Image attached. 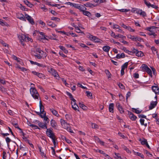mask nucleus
Returning <instances> with one entry per match:
<instances>
[{
	"label": "nucleus",
	"mask_w": 159,
	"mask_h": 159,
	"mask_svg": "<svg viewBox=\"0 0 159 159\" xmlns=\"http://www.w3.org/2000/svg\"><path fill=\"white\" fill-rule=\"evenodd\" d=\"M35 51L37 52H38L39 54H37L35 53V51H32V54L35 57L38 59H41L43 58H45L47 56L46 53L42 51L40 48H36Z\"/></svg>",
	"instance_id": "1"
},
{
	"label": "nucleus",
	"mask_w": 159,
	"mask_h": 159,
	"mask_svg": "<svg viewBox=\"0 0 159 159\" xmlns=\"http://www.w3.org/2000/svg\"><path fill=\"white\" fill-rule=\"evenodd\" d=\"M60 122L62 127L70 133H73V130L70 129L69 124L67 123L64 120L61 119Z\"/></svg>",
	"instance_id": "2"
},
{
	"label": "nucleus",
	"mask_w": 159,
	"mask_h": 159,
	"mask_svg": "<svg viewBox=\"0 0 159 159\" xmlns=\"http://www.w3.org/2000/svg\"><path fill=\"white\" fill-rule=\"evenodd\" d=\"M30 91L32 96L34 99H39V94L35 88H31L30 89Z\"/></svg>",
	"instance_id": "3"
},
{
	"label": "nucleus",
	"mask_w": 159,
	"mask_h": 159,
	"mask_svg": "<svg viewBox=\"0 0 159 159\" xmlns=\"http://www.w3.org/2000/svg\"><path fill=\"white\" fill-rule=\"evenodd\" d=\"M157 28V27L152 26L147 27L145 30L151 32V33H149L148 34L150 36L152 35L154 37H155L156 36L157 34L155 33L154 30L155 29Z\"/></svg>",
	"instance_id": "4"
},
{
	"label": "nucleus",
	"mask_w": 159,
	"mask_h": 159,
	"mask_svg": "<svg viewBox=\"0 0 159 159\" xmlns=\"http://www.w3.org/2000/svg\"><path fill=\"white\" fill-rule=\"evenodd\" d=\"M87 37L90 40L93 41L95 43H101V40L96 36H93L88 33L87 35Z\"/></svg>",
	"instance_id": "5"
},
{
	"label": "nucleus",
	"mask_w": 159,
	"mask_h": 159,
	"mask_svg": "<svg viewBox=\"0 0 159 159\" xmlns=\"http://www.w3.org/2000/svg\"><path fill=\"white\" fill-rule=\"evenodd\" d=\"M46 133L47 135L51 139L55 137V135L54 133L50 129H47Z\"/></svg>",
	"instance_id": "6"
},
{
	"label": "nucleus",
	"mask_w": 159,
	"mask_h": 159,
	"mask_svg": "<svg viewBox=\"0 0 159 159\" xmlns=\"http://www.w3.org/2000/svg\"><path fill=\"white\" fill-rule=\"evenodd\" d=\"M18 37L20 40L21 44L24 46V43H23L24 41H26V37L25 35L21 34L18 36Z\"/></svg>",
	"instance_id": "7"
},
{
	"label": "nucleus",
	"mask_w": 159,
	"mask_h": 159,
	"mask_svg": "<svg viewBox=\"0 0 159 159\" xmlns=\"http://www.w3.org/2000/svg\"><path fill=\"white\" fill-rule=\"evenodd\" d=\"M38 33L41 35V36H39V39H40L41 41H43V40L45 39L47 40H48V39L47 38L48 36L45 35V33L43 32L38 31Z\"/></svg>",
	"instance_id": "8"
},
{
	"label": "nucleus",
	"mask_w": 159,
	"mask_h": 159,
	"mask_svg": "<svg viewBox=\"0 0 159 159\" xmlns=\"http://www.w3.org/2000/svg\"><path fill=\"white\" fill-rule=\"evenodd\" d=\"M116 106L120 113L122 114L124 112V109L119 102H117L116 103Z\"/></svg>",
	"instance_id": "9"
},
{
	"label": "nucleus",
	"mask_w": 159,
	"mask_h": 159,
	"mask_svg": "<svg viewBox=\"0 0 159 159\" xmlns=\"http://www.w3.org/2000/svg\"><path fill=\"white\" fill-rule=\"evenodd\" d=\"M25 19L29 21V22L32 25H34V22L33 18L30 16L28 14H26L25 15Z\"/></svg>",
	"instance_id": "10"
},
{
	"label": "nucleus",
	"mask_w": 159,
	"mask_h": 159,
	"mask_svg": "<svg viewBox=\"0 0 159 159\" xmlns=\"http://www.w3.org/2000/svg\"><path fill=\"white\" fill-rule=\"evenodd\" d=\"M157 101H152L150 103V104L149 106V110H152L156 106L157 104Z\"/></svg>",
	"instance_id": "11"
},
{
	"label": "nucleus",
	"mask_w": 159,
	"mask_h": 159,
	"mask_svg": "<svg viewBox=\"0 0 159 159\" xmlns=\"http://www.w3.org/2000/svg\"><path fill=\"white\" fill-rule=\"evenodd\" d=\"M41 117L44 119V120L45 121L44 123H46V125H48L49 122V120L48 118L46 116V113L45 112L43 114V115H41Z\"/></svg>",
	"instance_id": "12"
},
{
	"label": "nucleus",
	"mask_w": 159,
	"mask_h": 159,
	"mask_svg": "<svg viewBox=\"0 0 159 159\" xmlns=\"http://www.w3.org/2000/svg\"><path fill=\"white\" fill-rule=\"evenodd\" d=\"M152 88L153 91L156 94H159V88L157 86H152Z\"/></svg>",
	"instance_id": "13"
},
{
	"label": "nucleus",
	"mask_w": 159,
	"mask_h": 159,
	"mask_svg": "<svg viewBox=\"0 0 159 159\" xmlns=\"http://www.w3.org/2000/svg\"><path fill=\"white\" fill-rule=\"evenodd\" d=\"M48 72L52 74L55 77H57L58 76V74L57 72V71L52 68L51 69L48 71Z\"/></svg>",
	"instance_id": "14"
},
{
	"label": "nucleus",
	"mask_w": 159,
	"mask_h": 159,
	"mask_svg": "<svg viewBox=\"0 0 159 159\" xmlns=\"http://www.w3.org/2000/svg\"><path fill=\"white\" fill-rule=\"evenodd\" d=\"M129 118L132 120L134 121L137 118V116L131 112H129Z\"/></svg>",
	"instance_id": "15"
},
{
	"label": "nucleus",
	"mask_w": 159,
	"mask_h": 159,
	"mask_svg": "<svg viewBox=\"0 0 159 159\" xmlns=\"http://www.w3.org/2000/svg\"><path fill=\"white\" fill-rule=\"evenodd\" d=\"M30 61L31 64H32L37 65L39 67H41L43 68L45 67H46V66L45 65H43V64L39 63L36 62L34 61H33L31 60H30Z\"/></svg>",
	"instance_id": "16"
},
{
	"label": "nucleus",
	"mask_w": 159,
	"mask_h": 159,
	"mask_svg": "<svg viewBox=\"0 0 159 159\" xmlns=\"http://www.w3.org/2000/svg\"><path fill=\"white\" fill-rule=\"evenodd\" d=\"M32 73L34 75L37 76L39 78H42L44 76V75L43 74L38 72L36 71H32Z\"/></svg>",
	"instance_id": "17"
},
{
	"label": "nucleus",
	"mask_w": 159,
	"mask_h": 159,
	"mask_svg": "<svg viewBox=\"0 0 159 159\" xmlns=\"http://www.w3.org/2000/svg\"><path fill=\"white\" fill-rule=\"evenodd\" d=\"M46 123H44L43 124V123H42L41 122H39L38 124V125L41 128L43 129H47V125H46Z\"/></svg>",
	"instance_id": "18"
},
{
	"label": "nucleus",
	"mask_w": 159,
	"mask_h": 159,
	"mask_svg": "<svg viewBox=\"0 0 159 159\" xmlns=\"http://www.w3.org/2000/svg\"><path fill=\"white\" fill-rule=\"evenodd\" d=\"M39 107H40V111H41L42 114H43V113H44L45 112L44 110V107L42 105L41 100L39 102Z\"/></svg>",
	"instance_id": "19"
},
{
	"label": "nucleus",
	"mask_w": 159,
	"mask_h": 159,
	"mask_svg": "<svg viewBox=\"0 0 159 159\" xmlns=\"http://www.w3.org/2000/svg\"><path fill=\"white\" fill-rule=\"evenodd\" d=\"M50 111L52 112L53 115L57 117H58L59 116V114L53 108H50Z\"/></svg>",
	"instance_id": "20"
},
{
	"label": "nucleus",
	"mask_w": 159,
	"mask_h": 159,
	"mask_svg": "<svg viewBox=\"0 0 159 159\" xmlns=\"http://www.w3.org/2000/svg\"><path fill=\"white\" fill-rule=\"evenodd\" d=\"M126 36L128 39H130L132 41L135 42V40L136 36H133L130 34L126 35Z\"/></svg>",
	"instance_id": "21"
},
{
	"label": "nucleus",
	"mask_w": 159,
	"mask_h": 159,
	"mask_svg": "<svg viewBox=\"0 0 159 159\" xmlns=\"http://www.w3.org/2000/svg\"><path fill=\"white\" fill-rule=\"evenodd\" d=\"M24 3L30 7L31 8L34 5L27 0H25L23 1Z\"/></svg>",
	"instance_id": "22"
},
{
	"label": "nucleus",
	"mask_w": 159,
	"mask_h": 159,
	"mask_svg": "<svg viewBox=\"0 0 159 159\" xmlns=\"http://www.w3.org/2000/svg\"><path fill=\"white\" fill-rule=\"evenodd\" d=\"M17 18L20 20L26 21L25 17L22 14H20L17 16Z\"/></svg>",
	"instance_id": "23"
},
{
	"label": "nucleus",
	"mask_w": 159,
	"mask_h": 159,
	"mask_svg": "<svg viewBox=\"0 0 159 159\" xmlns=\"http://www.w3.org/2000/svg\"><path fill=\"white\" fill-rule=\"evenodd\" d=\"M114 104L113 103H111L109 104V110L110 112L111 113L114 112Z\"/></svg>",
	"instance_id": "24"
},
{
	"label": "nucleus",
	"mask_w": 159,
	"mask_h": 159,
	"mask_svg": "<svg viewBox=\"0 0 159 159\" xmlns=\"http://www.w3.org/2000/svg\"><path fill=\"white\" fill-rule=\"evenodd\" d=\"M50 124L51 126L53 128H55L57 125L56 122L53 119H52L50 121Z\"/></svg>",
	"instance_id": "25"
},
{
	"label": "nucleus",
	"mask_w": 159,
	"mask_h": 159,
	"mask_svg": "<svg viewBox=\"0 0 159 159\" xmlns=\"http://www.w3.org/2000/svg\"><path fill=\"white\" fill-rule=\"evenodd\" d=\"M133 151L134 152V155L139 156L142 158H144V156L142 154L139 152H135L134 150H133Z\"/></svg>",
	"instance_id": "26"
},
{
	"label": "nucleus",
	"mask_w": 159,
	"mask_h": 159,
	"mask_svg": "<svg viewBox=\"0 0 159 159\" xmlns=\"http://www.w3.org/2000/svg\"><path fill=\"white\" fill-rule=\"evenodd\" d=\"M78 9H79L80 11L82 12L84 10H86V8L82 5H79Z\"/></svg>",
	"instance_id": "27"
},
{
	"label": "nucleus",
	"mask_w": 159,
	"mask_h": 159,
	"mask_svg": "<svg viewBox=\"0 0 159 159\" xmlns=\"http://www.w3.org/2000/svg\"><path fill=\"white\" fill-rule=\"evenodd\" d=\"M85 10H84V11H82L83 14L86 16L90 17L91 16V13L89 11Z\"/></svg>",
	"instance_id": "28"
},
{
	"label": "nucleus",
	"mask_w": 159,
	"mask_h": 159,
	"mask_svg": "<svg viewBox=\"0 0 159 159\" xmlns=\"http://www.w3.org/2000/svg\"><path fill=\"white\" fill-rule=\"evenodd\" d=\"M125 57V54L124 53H122L120 54H118L116 57L117 59H120V58H124Z\"/></svg>",
	"instance_id": "29"
},
{
	"label": "nucleus",
	"mask_w": 159,
	"mask_h": 159,
	"mask_svg": "<svg viewBox=\"0 0 159 159\" xmlns=\"http://www.w3.org/2000/svg\"><path fill=\"white\" fill-rule=\"evenodd\" d=\"M110 49V47L108 46H105L102 48L103 50L105 52H108Z\"/></svg>",
	"instance_id": "30"
},
{
	"label": "nucleus",
	"mask_w": 159,
	"mask_h": 159,
	"mask_svg": "<svg viewBox=\"0 0 159 159\" xmlns=\"http://www.w3.org/2000/svg\"><path fill=\"white\" fill-rule=\"evenodd\" d=\"M144 54L141 51H138V50L136 54V56L138 57H141L143 56Z\"/></svg>",
	"instance_id": "31"
},
{
	"label": "nucleus",
	"mask_w": 159,
	"mask_h": 159,
	"mask_svg": "<svg viewBox=\"0 0 159 159\" xmlns=\"http://www.w3.org/2000/svg\"><path fill=\"white\" fill-rule=\"evenodd\" d=\"M79 107L84 110H86L87 108V107L84 105V104L81 103H79Z\"/></svg>",
	"instance_id": "32"
},
{
	"label": "nucleus",
	"mask_w": 159,
	"mask_h": 159,
	"mask_svg": "<svg viewBox=\"0 0 159 159\" xmlns=\"http://www.w3.org/2000/svg\"><path fill=\"white\" fill-rule=\"evenodd\" d=\"M59 48L63 51L66 54H67L68 53V50L66 49L65 47L60 45L59 46Z\"/></svg>",
	"instance_id": "33"
},
{
	"label": "nucleus",
	"mask_w": 159,
	"mask_h": 159,
	"mask_svg": "<svg viewBox=\"0 0 159 159\" xmlns=\"http://www.w3.org/2000/svg\"><path fill=\"white\" fill-rule=\"evenodd\" d=\"M85 93L88 97L89 98L91 99H92L93 98L92 93L91 92L88 91H86Z\"/></svg>",
	"instance_id": "34"
},
{
	"label": "nucleus",
	"mask_w": 159,
	"mask_h": 159,
	"mask_svg": "<svg viewBox=\"0 0 159 159\" xmlns=\"http://www.w3.org/2000/svg\"><path fill=\"white\" fill-rule=\"evenodd\" d=\"M6 141L7 144V145L8 148L10 149V148H9V143L11 141V140L9 137H7L6 138Z\"/></svg>",
	"instance_id": "35"
},
{
	"label": "nucleus",
	"mask_w": 159,
	"mask_h": 159,
	"mask_svg": "<svg viewBox=\"0 0 159 159\" xmlns=\"http://www.w3.org/2000/svg\"><path fill=\"white\" fill-rule=\"evenodd\" d=\"M105 0H94V2L98 4H101L105 2H106Z\"/></svg>",
	"instance_id": "36"
},
{
	"label": "nucleus",
	"mask_w": 159,
	"mask_h": 159,
	"mask_svg": "<svg viewBox=\"0 0 159 159\" xmlns=\"http://www.w3.org/2000/svg\"><path fill=\"white\" fill-rule=\"evenodd\" d=\"M132 111L138 114H139L141 112V111L137 109L134 108H132Z\"/></svg>",
	"instance_id": "37"
},
{
	"label": "nucleus",
	"mask_w": 159,
	"mask_h": 159,
	"mask_svg": "<svg viewBox=\"0 0 159 159\" xmlns=\"http://www.w3.org/2000/svg\"><path fill=\"white\" fill-rule=\"evenodd\" d=\"M84 5L86 7H92L93 6H94L92 4L90 3L89 2H87L86 3L84 4Z\"/></svg>",
	"instance_id": "38"
},
{
	"label": "nucleus",
	"mask_w": 159,
	"mask_h": 159,
	"mask_svg": "<svg viewBox=\"0 0 159 159\" xmlns=\"http://www.w3.org/2000/svg\"><path fill=\"white\" fill-rule=\"evenodd\" d=\"M142 67L143 70L145 71L149 68L146 65L144 64L142 65Z\"/></svg>",
	"instance_id": "39"
},
{
	"label": "nucleus",
	"mask_w": 159,
	"mask_h": 159,
	"mask_svg": "<svg viewBox=\"0 0 159 159\" xmlns=\"http://www.w3.org/2000/svg\"><path fill=\"white\" fill-rule=\"evenodd\" d=\"M142 10L138 8H134V12H135L136 14L140 15L141 11Z\"/></svg>",
	"instance_id": "40"
},
{
	"label": "nucleus",
	"mask_w": 159,
	"mask_h": 159,
	"mask_svg": "<svg viewBox=\"0 0 159 159\" xmlns=\"http://www.w3.org/2000/svg\"><path fill=\"white\" fill-rule=\"evenodd\" d=\"M48 25L52 27H57V25L52 22L50 21L48 23Z\"/></svg>",
	"instance_id": "41"
},
{
	"label": "nucleus",
	"mask_w": 159,
	"mask_h": 159,
	"mask_svg": "<svg viewBox=\"0 0 159 159\" xmlns=\"http://www.w3.org/2000/svg\"><path fill=\"white\" fill-rule=\"evenodd\" d=\"M91 126L92 128L98 129L99 128L98 126L95 123H91Z\"/></svg>",
	"instance_id": "42"
},
{
	"label": "nucleus",
	"mask_w": 159,
	"mask_h": 159,
	"mask_svg": "<svg viewBox=\"0 0 159 159\" xmlns=\"http://www.w3.org/2000/svg\"><path fill=\"white\" fill-rule=\"evenodd\" d=\"M115 156L114 157V158L116 159H122L120 154L118 153H115Z\"/></svg>",
	"instance_id": "43"
},
{
	"label": "nucleus",
	"mask_w": 159,
	"mask_h": 159,
	"mask_svg": "<svg viewBox=\"0 0 159 159\" xmlns=\"http://www.w3.org/2000/svg\"><path fill=\"white\" fill-rule=\"evenodd\" d=\"M106 73L108 78H110L111 77V74L108 70H106L105 71Z\"/></svg>",
	"instance_id": "44"
},
{
	"label": "nucleus",
	"mask_w": 159,
	"mask_h": 159,
	"mask_svg": "<svg viewBox=\"0 0 159 159\" xmlns=\"http://www.w3.org/2000/svg\"><path fill=\"white\" fill-rule=\"evenodd\" d=\"M125 52L128 53L129 55H131V52L130 51L127 50L125 47H123L122 49Z\"/></svg>",
	"instance_id": "45"
},
{
	"label": "nucleus",
	"mask_w": 159,
	"mask_h": 159,
	"mask_svg": "<svg viewBox=\"0 0 159 159\" xmlns=\"http://www.w3.org/2000/svg\"><path fill=\"white\" fill-rule=\"evenodd\" d=\"M38 148H39V151L40 152V154L41 155V156L42 157L44 156V157H45L46 155L43 152H42L41 150V147L40 146H39Z\"/></svg>",
	"instance_id": "46"
},
{
	"label": "nucleus",
	"mask_w": 159,
	"mask_h": 159,
	"mask_svg": "<svg viewBox=\"0 0 159 159\" xmlns=\"http://www.w3.org/2000/svg\"><path fill=\"white\" fill-rule=\"evenodd\" d=\"M146 72L151 77H152V73L151 70L149 68L148 69H147Z\"/></svg>",
	"instance_id": "47"
},
{
	"label": "nucleus",
	"mask_w": 159,
	"mask_h": 159,
	"mask_svg": "<svg viewBox=\"0 0 159 159\" xmlns=\"http://www.w3.org/2000/svg\"><path fill=\"white\" fill-rule=\"evenodd\" d=\"M72 107L75 110L79 111V107L77 104L72 105Z\"/></svg>",
	"instance_id": "48"
},
{
	"label": "nucleus",
	"mask_w": 159,
	"mask_h": 159,
	"mask_svg": "<svg viewBox=\"0 0 159 159\" xmlns=\"http://www.w3.org/2000/svg\"><path fill=\"white\" fill-rule=\"evenodd\" d=\"M141 143L142 145H146L147 143V140L146 139H143V140L140 139Z\"/></svg>",
	"instance_id": "49"
},
{
	"label": "nucleus",
	"mask_w": 159,
	"mask_h": 159,
	"mask_svg": "<svg viewBox=\"0 0 159 159\" xmlns=\"http://www.w3.org/2000/svg\"><path fill=\"white\" fill-rule=\"evenodd\" d=\"M135 39V42H137V41L141 42L143 41V39L139 37L136 36Z\"/></svg>",
	"instance_id": "50"
},
{
	"label": "nucleus",
	"mask_w": 159,
	"mask_h": 159,
	"mask_svg": "<svg viewBox=\"0 0 159 159\" xmlns=\"http://www.w3.org/2000/svg\"><path fill=\"white\" fill-rule=\"evenodd\" d=\"M140 15V16H142L143 17H145L147 16L146 13L145 12L143 11L142 10L141 11Z\"/></svg>",
	"instance_id": "51"
},
{
	"label": "nucleus",
	"mask_w": 159,
	"mask_h": 159,
	"mask_svg": "<svg viewBox=\"0 0 159 159\" xmlns=\"http://www.w3.org/2000/svg\"><path fill=\"white\" fill-rule=\"evenodd\" d=\"M151 49L152 51V52L154 54H155V52H156V53H157L158 52L157 51V49L154 47H152L151 48Z\"/></svg>",
	"instance_id": "52"
},
{
	"label": "nucleus",
	"mask_w": 159,
	"mask_h": 159,
	"mask_svg": "<svg viewBox=\"0 0 159 159\" xmlns=\"http://www.w3.org/2000/svg\"><path fill=\"white\" fill-rule=\"evenodd\" d=\"M25 141L27 143H28L30 145V146L32 148H34V145H33L32 143H31L30 142V141L27 139V138H25Z\"/></svg>",
	"instance_id": "53"
},
{
	"label": "nucleus",
	"mask_w": 159,
	"mask_h": 159,
	"mask_svg": "<svg viewBox=\"0 0 159 159\" xmlns=\"http://www.w3.org/2000/svg\"><path fill=\"white\" fill-rule=\"evenodd\" d=\"M30 126H31L32 128H33L34 129H40L39 127L37 125H34V124H31L30 125Z\"/></svg>",
	"instance_id": "54"
},
{
	"label": "nucleus",
	"mask_w": 159,
	"mask_h": 159,
	"mask_svg": "<svg viewBox=\"0 0 159 159\" xmlns=\"http://www.w3.org/2000/svg\"><path fill=\"white\" fill-rule=\"evenodd\" d=\"M66 94L69 97L71 100H72L74 99L72 95L70 93L67 92Z\"/></svg>",
	"instance_id": "55"
},
{
	"label": "nucleus",
	"mask_w": 159,
	"mask_h": 159,
	"mask_svg": "<svg viewBox=\"0 0 159 159\" xmlns=\"http://www.w3.org/2000/svg\"><path fill=\"white\" fill-rule=\"evenodd\" d=\"M128 64V62H126L125 63L121 66L122 68H124V69H125V68H127Z\"/></svg>",
	"instance_id": "56"
},
{
	"label": "nucleus",
	"mask_w": 159,
	"mask_h": 159,
	"mask_svg": "<svg viewBox=\"0 0 159 159\" xmlns=\"http://www.w3.org/2000/svg\"><path fill=\"white\" fill-rule=\"evenodd\" d=\"M51 20H53L57 21V22H59L60 21V19L59 18L54 17H52L51 18Z\"/></svg>",
	"instance_id": "57"
},
{
	"label": "nucleus",
	"mask_w": 159,
	"mask_h": 159,
	"mask_svg": "<svg viewBox=\"0 0 159 159\" xmlns=\"http://www.w3.org/2000/svg\"><path fill=\"white\" fill-rule=\"evenodd\" d=\"M121 12H127L129 11V10L127 9H122L118 10Z\"/></svg>",
	"instance_id": "58"
},
{
	"label": "nucleus",
	"mask_w": 159,
	"mask_h": 159,
	"mask_svg": "<svg viewBox=\"0 0 159 159\" xmlns=\"http://www.w3.org/2000/svg\"><path fill=\"white\" fill-rule=\"evenodd\" d=\"M13 59L16 60L17 62H20L21 59L17 57L15 55L13 56Z\"/></svg>",
	"instance_id": "59"
},
{
	"label": "nucleus",
	"mask_w": 159,
	"mask_h": 159,
	"mask_svg": "<svg viewBox=\"0 0 159 159\" xmlns=\"http://www.w3.org/2000/svg\"><path fill=\"white\" fill-rule=\"evenodd\" d=\"M110 41L111 42H113L114 44H116L118 45H119L120 44V43L119 42H116L115 40L113 39H110Z\"/></svg>",
	"instance_id": "60"
},
{
	"label": "nucleus",
	"mask_w": 159,
	"mask_h": 159,
	"mask_svg": "<svg viewBox=\"0 0 159 159\" xmlns=\"http://www.w3.org/2000/svg\"><path fill=\"white\" fill-rule=\"evenodd\" d=\"M77 85L79 87L83 89H87V88L86 87L83 86L82 84H80L79 83H77Z\"/></svg>",
	"instance_id": "61"
},
{
	"label": "nucleus",
	"mask_w": 159,
	"mask_h": 159,
	"mask_svg": "<svg viewBox=\"0 0 159 159\" xmlns=\"http://www.w3.org/2000/svg\"><path fill=\"white\" fill-rule=\"evenodd\" d=\"M133 77L135 79H138L139 78V75L138 73H135L133 74Z\"/></svg>",
	"instance_id": "62"
},
{
	"label": "nucleus",
	"mask_w": 159,
	"mask_h": 159,
	"mask_svg": "<svg viewBox=\"0 0 159 159\" xmlns=\"http://www.w3.org/2000/svg\"><path fill=\"white\" fill-rule=\"evenodd\" d=\"M39 24L41 25H42V26L43 27H45V26L46 25V24L42 20H39Z\"/></svg>",
	"instance_id": "63"
},
{
	"label": "nucleus",
	"mask_w": 159,
	"mask_h": 159,
	"mask_svg": "<svg viewBox=\"0 0 159 159\" xmlns=\"http://www.w3.org/2000/svg\"><path fill=\"white\" fill-rule=\"evenodd\" d=\"M69 12H70L71 14L72 15H74L75 16H77V14L73 10H70L69 11Z\"/></svg>",
	"instance_id": "64"
}]
</instances>
